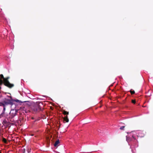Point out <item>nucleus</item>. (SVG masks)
<instances>
[{"mask_svg":"<svg viewBox=\"0 0 153 153\" xmlns=\"http://www.w3.org/2000/svg\"><path fill=\"white\" fill-rule=\"evenodd\" d=\"M0 86L3 84V81L4 80V79L5 78L4 77V76L2 74L0 75ZM0 89H1V87L0 86Z\"/></svg>","mask_w":153,"mask_h":153,"instance_id":"6e6552de","label":"nucleus"},{"mask_svg":"<svg viewBox=\"0 0 153 153\" xmlns=\"http://www.w3.org/2000/svg\"><path fill=\"white\" fill-rule=\"evenodd\" d=\"M9 102L6 101V99L5 98L2 102H0V106H2L3 107L2 113L4 114L6 110V108L7 106V104H9Z\"/></svg>","mask_w":153,"mask_h":153,"instance_id":"f03ea898","label":"nucleus"},{"mask_svg":"<svg viewBox=\"0 0 153 153\" xmlns=\"http://www.w3.org/2000/svg\"><path fill=\"white\" fill-rule=\"evenodd\" d=\"M57 146V140H56L55 141V143L54 144V146L55 147H56Z\"/></svg>","mask_w":153,"mask_h":153,"instance_id":"9b49d317","label":"nucleus"},{"mask_svg":"<svg viewBox=\"0 0 153 153\" xmlns=\"http://www.w3.org/2000/svg\"><path fill=\"white\" fill-rule=\"evenodd\" d=\"M2 141L5 143H7V141L6 139L4 137H3L2 138Z\"/></svg>","mask_w":153,"mask_h":153,"instance_id":"1a4fd4ad","label":"nucleus"},{"mask_svg":"<svg viewBox=\"0 0 153 153\" xmlns=\"http://www.w3.org/2000/svg\"><path fill=\"white\" fill-rule=\"evenodd\" d=\"M0 153H1V151H0Z\"/></svg>","mask_w":153,"mask_h":153,"instance_id":"aec40b11","label":"nucleus"},{"mask_svg":"<svg viewBox=\"0 0 153 153\" xmlns=\"http://www.w3.org/2000/svg\"><path fill=\"white\" fill-rule=\"evenodd\" d=\"M132 137H133V138H134V139H135V138H134V137L133 136H132Z\"/></svg>","mask_w":153,"mask_h":153,"instance_id":"f3484780","label":"nucleus"},{"mask_svg":"<svg viewBox=\"0 0 153 153\" xmlns=\"http://www.w3.org/2000/svg\"><path fill=\"white\" fill-rule=\"evenodd\" d=\"M60 142V141H59V139H58V146H59V143Z\"/></svg>","mask_w":153,"mask_h":153,"instance_id":"4468645a","label":"nucleus"},{"mask_svg":"<svg viewBox=\"0 0 153 153\" xmlns=\"http://www.w3.org/2000/svg\"><path fill=\"white\" fill-rule=\"evenodd\" d=\"M63 114L64 115H67L69 114L68 112L67 111H64L63 112ZM63 120L64 121H65V122L67 123L69 121V119L68 118V116L66 115L63 118Z\"/></svg>","mask_w":153,"mask_h":153,"instance_id":"20e7f679","label":"nucleus"},{"mask_svg":"<svg viewBox=\"0 0 153 153\" xmlns=\"http://www.w3.org/2000/svg\"><path fill=\"white\" fill-rule=\"evenodd\" d=\"M58 153H59L58 152Z\"/></svg>","mask_w":153,"mask_h":153,"instance_id":"412c9836","label":"nucleus"},{"mask_svg":"<svg viewBox=\"0 0 153 153\" xmlns=\"http://www.w3.org/2000/svg\"><path fill=\"white\" fill-rule=\"evenodd\" d=\"M31 136H33V134H31Z\"/></svg>","mask_w":153,"mask_h":153,"instance_id":"6ab92c4d","label":"nucleus"},{"mask_svg":"<svg viewBox=\"0 0 153 153\" xmlns=\"http://www.w3.org/2000/svg\"><path fill=\"white\" fill-rule=\"evenodd\" d=\"M32 109L35 111L39 112L41 110V108L39 105H36L32 108Z\"/></svg>","mask_w":153,"mask_h":153,"instance_id":"39448f33","label":"nucleus"},{"mask_svg":"<svg viewBox=\"0 0 153 153\" xmlns=\"http://www.w3.org/2000/svg\"><path fill=\"white\" fill-rule=\"evenodd\" d=\"M17 112L16 110L12 109L10 111V115L12 118H13L16 116Z\"/></svg>","mask_w":153,"mask_h":153,"instance_id":"423d86ee","label":"nucleus"},{"mask_svg":"<svg viewBox=\"0 0 153 153\" xmlns=\"http://www.w3.org/2000/svg\"><path fill=\"white\" fill-rule=\"evenodd\" d=\"M10 124V123L8 121V120L4 119L2 122V124L4 126H8Z\"/></svg>","mask_w":153,"mask_h":153,"instance_id":"0eeeda50","label":"nucleus"},{"mask_svg":"<svg viewBox=\"0 0 153 153\" xmlns=\"http://www.w3.org/2000/svg\"><path fill=\"white\" fill-rule=\"evenodd\" d=\"M11 99H6V101H7L9 102V104H7V106L9 105H12L14 104V102H16L19 103H22L23 102H26V101L22 102L21 101L17 99L13 100L11 99Z\"/></svg>","mask_w":153,"mask_h":153,"instance_id":"7ed1b4c3","label":"nucleus"},{"mask_svg":"<svg viewBox=\"0 0 153 153\" xmlns=\"http://www.w3.org/2000/svg\"><path fill=\"white\" fill-rule=\"evenodd\" d=\"M125 127V126H121V127H120V129L121 130H123Z\"/></svg>","mask_w":153,"mask_h":153,"instance_id":"ddd939ff","label":"nucleus"},{"mask_svg":"<svg viewBox=\"0 0 153 153\" xmlns=\"http://www.w3.org/2000/svg\"><path fill=\"white\" fill-rule=\"evenodd\" d=\"M9 77H7L5 78L4 80L3 81V84L4 85L7 87L9 88H11L14 86L13 84L10 83L8 79H9Z\"/></svg>","mask_w":153,"mask_h":153,"instance_id":"f257e3e1","label":"nucleus"},{"mask_svg":"<svg viewBox=\"0 0 153 153\" xmlns=\"http://www.w3.org/2000/svg\"><path fill=\"white\" fill-rule=\"evenodd\" d=\"M131 94L132 95L135 93V91H132L131 90L130 91Z\"/></svg>","mask_w":153,"mask_h":153,"instance_id":"9d476101","label":"nucleus"},{"mask_svg":"<svg viewBox=\"0 0 153 153\" xmlns=\"http://www.w3.org/2000/svg\"><path fill=\"white\" fill-rule=\"evenodd\" d=\"M28 111H25V112H26V113H27V112H28Z\"/></svg>","mask_w":153,"mask_h":153,"instance_id":"a211bd4d","label":"nucleus"},{"mask_svg":"<svg viewBox=\"0 0 153 153\" xmlns=\"http://www.w3.org/2000/svg\"><path fill=\"white\" fill-rule=\"evenodd\" d=\"M27 152L28 153H29L30 152V150L28 149L27 150Z\"/></svg>","mask_w":153,"mask_h":153,"instance_id":"dca6fc26","label":"nucleus"},{"mask_svg":"<svg viewBox=\"0 0 153 153\" xmlns=\"http://www.w3.org/2000/svg\"><path fill=\"white\" fill-rule=\"evenodd\" d=\"M128 137H126V140H127V141L128 142Z\"/></svg>","mask_w":153,"mask_h":153,"instance_id":"2eb2a0df","label":"nucleus"},{"mask_svg":"<svg viewBox=\"0 0 153 153\" xmlns=\"http://www.w3.org/2000/svg\"><path fill=\"white\" fill-rule=\"evenodd\" d=\"M131 102L132 103L135 104L136 103V101L135 100H131Z\"/></svg>","mask_w":153,"mask_h":153,"instance_id":"f8f14e48","label":"nucleus"}]
</instances>
